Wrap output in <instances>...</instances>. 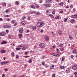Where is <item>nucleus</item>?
Here are the masks:
<instances>
[{"label": "nucleus", "mask_w": 77, "mask_h": 77, "mask_svg": "<svg viewBox=\"0 0 77 77\" xmlns=\"http://www.w3.org/2000/svg\"><path fill=\"white\" fill-rule=\"evenodd\" d=\"M52 55L54 56H55V57H59V56H60V54H53Z\"/></svg>", "instance_id": "obj_1"}, {"label": "nucleus", "mask_w": 77, "mask_h": 77, "mask_svg": "<svg viewBox=\"0 0 77 77\" xmlns=\"http://www.w3.org/2000/svg\"><path fill=\"white\" fill-rule=\"evenodd\" d=\"M77 65H74L72 67V69L73 70H76V69H77Z\"/></svg>", "instance_id": "obj_2"}, {"label": "nucleus", "mask_w": 77, "mask_h": 77, "mask_svg": "<svg viewBox=\"0 0 77 77\" xmlns=\"http://www.w3.org/2000/svg\"><path fill=\"white\" fill-rule=\"evenodd\" d=\"M71 17L72 18H75L77 19V15L75 14L73 15H72Z\"/></svg>", "instance_id": "obj_3"}, {"label": "nucleus", "mask_w": 77, "mask_h": 77, "mask_svg": "<svg viewBox=\"0 0 77 77\" xmlns=\"http://www.w3.org/2000/svg\"><path fill=\"white\" fill-rule=\"evenodd\" d=\"M39 45L41 48H44L45 47V45L44 43H41Z\"/></svg>", "instance_id": "obj_4"}, {"label": "nucleus", "mask_w": 77, "mask_h": 77, "mask_svg": "<svg viewBox=\"0 0 77 77\" xmlns=\"http://www.w3.org/2000/svg\"><path fill=\"white\" fill-rule=\"evenodd\" d=\"M23 28H20L19 29V32L20 33H23Z\"/></svg>", "instance_id": "obj_5"}, {"label": "nucleus", "mask_w": 77, "mask_h": 77, "mask_svg": "<svg viewBox=\"0 0 77 77\" xmlns=\"http://www.w3.org/2000/svg\"><path fill=\"white\" fill-rule=\"evenodd\" d=\"M44 25H45V23H44V22H42L40 23V27H42V26H44Z\"/></svg>", "instance_id": "obj_6"}, {"label": "nucleus", "mask_w": 77, "mask_h": 77, "mask_svg": "<svg viewBox=\"0 0 77 77\" xmlns=\"http://www.w3.org/2000/svg\"><path fill=\"white\" fill-rule=\"evenodd\" d=\"M45 41H48V40H49V38H48V37L47 35H46L45 36Z\"/></svg>", "instance_id": "obj_7"}, {"label": "nucleus", "mask_w": 77, "mask_h": 77, "mask_svg": "<svg viewBox=\"0 0 77 77\" xmlns=\"http://www.w3.org/2000/svg\"><path fill=\"white\" fill-rule=\"evenodd\" d=\"M70 71V69L69 68L67 69L66 71V72L67 73H69Z\"/></svg>", "instance_id": "obj_8"}, {"label": "nucleus", "mask_w": 77, "mask_h": 77, "mask_svg": "<svg viewBox=\"0 0 77 77\" xmlns=\"http://www.w3.org/2000/svg\"><path fill=\"white\" fill-rule=\"evenodd\" d=\"M37 26L38 27H40V22H37Z\"/></svg>", "instance_id": "obj_9"}, {"label": "nucleus", "mask_w": 77, "mask_h": 77, "mask_svg": "<svg viewBox=\"0 0 77 77\" xmlns=\"http://www.w3.org/2000/svg\"><path fill=\"white\" fill-rule=\"evenodd\" d=\"M59 35H62V32L60 30H59Z\"/></svg>", "instance_id": "obj_10"}, {"label": "nucleus", "mask_w": 77, "mask_h": 77, "mask_svg": "<svg viewBox=\"0 0 77 77\" xmlns=\"http://www.w3.org/2000/svg\"><path fill=\"white\" fill-rule=\"evenodd\" d=\"M44 6H46V7H47V8H49V7H50V5L49 4H45Z\"/></svg>", "instance_id": "obj_11"}, {"label": "nucleus", "mask_w": 77, "mask_h": 77, "mask_svg": "<svg viewBox=\"0 0 77 77\" xmlns=\"http://www.w3.org/2000/svg\"><path fill=\"white\" fill-rule=\"evenodd\" d=\"M7 44V42L6 41H3L1 43V44Z\"/></svg>", "instance_id": "obj_12"}, {"label": "nucleus", "mask_w": 77, "mask_h": 77, "mask_svg": "<svg viewBox=\"0 0 77 77\" xmlns=\"http://www.w3.org/2000/svg\"><path fill=\"white\" fill-rule=\"evenodd\" d=\"M21 24L22 25V26H24L25 24H26V22H22L21 23Z\"/></svg>", "instance_id": "obj_13"}, {"label": "nucleus", "mask_w": 77, "mask_h": 77, "mask_svg": "<svg viewBox=\"0 0 77 77\" xmlns=\"http://www.w3.org/2000/svg\"><path fill=\"white\" fill-rule=\"evenodd\" d=\"M54 67V65H52L50 67V69H53Z\"/></svg>", "instance_id": "obj_14"}, {"label": "nucleus", "mask_w": 77, "mask_h": 77, "mask_svg": "<svg viewBox=\"0 0 77 77\" xmlns=\"http://www.w3.org/2000/svg\"><path fill=\"white\" fill-rule=\"evenodd\" d=\"M1 52L2 53H5L6 52V51L5 50H2L1 51Z\"/></svg>", "instance_id": "obj_15"}, {"label": "nucleus", "mask_w": 77, "mask_h": 77, "mask_svg": "<svg viewBox=\"0 0 77 77\" xmlns=\"http://www.w3.org/2000/svg\"><path fill=\"white\" fill-rule=\"evenodd\" d=\"M49 15L51 17V18H54V16H53V15L51 14H49Z\"/></svg>", "instance_id": "obj_16"}, {"label": "nucleus", "mask_w": 77, "mask_h": 77, "mask_svg": "<svg viewBox=\"0 0 77 77\" xmlns=\"http://www.w3.org/2000/svg\"><path fill=\"white\" fill-rule=\"evenodd\" d=\"M73 53L75 54H76L77 53V52L76 51V50L75 49H74V50L73 51Z\"/></svg>", "instance_id": "obj_17"}, {"label": "nucleus", "mask_w": 77, "mask_h": 77, "mask_svg": "<svg viewBox=\"0 0 77 77\" xmlns=\"http://www.w3.org/2000/svg\"><path fill=\"white\" fill-rule=\"evenodd\" d=\"M52 14H53L54 15H55V9H54L53 10Z\"/></svg>", "instance_id": "obj_18"}, {"label": "nucleus", "mask_w": 77, "mask_h": 77, "mask_svg": "<svg viewBox=\"0 0 77 77\" xmlns=\"http://www.w3.org/2000/svg\"><path fill=\"white\" fill-rule=\"evenodd\" d=\"M31 8H32V9H35V6H34L33 5H31Z\"/></svg>", "instance_id": "obj_19"}, {"label": "nucleus", "mask_w": 77, "mask_h": 77, "mask_svg": "<svg viewBox=\"0 0 77 77\" xmlns=\"http://www.w3.org/2000/svg\"><path fill=\"white\" fill-rule=\"evenodd\" d=\"M5 64H6L7 63H9V61H6L4 62Z\"/></svg>", "instance_id": "obj_20"}, {"label": "nucleus", "mask_w": 77, "mask_h": 77, "mask_svg": "<svg viewBox=\"0 0 77 77\" xmlns=\"http://www.w3.org/2000/svg\"><path fill=\"white\" fill-rule=\"evenodd\" d=\"M70 21L72 23H74L75 22L74 19H72Z\"/></svg>", "instance_id": "obj_21"}, {"label": "nucleus", "mask_w": 77, "mask_h": 77, "mask_svg": "<svg viewBox=\"0 0 77 77\" xmlns=\"http://www.w3.org/2000/svg\"><path fill=\"white\" fill-rule=\"evenodd\" d=\"M69 39L70 40H72V39H73V38H72V36H69Z\"/></svg>", "instance_id": "obj_22"}, {"label": "nucleus", "mask_w": 77, "mask_h": 77, "mask_svg": "<svg viewBox=\"0 0 77 77\" xmlns=\"http://www.w3.org/2000/svg\"><path fill=\"white\" fill-rule=\"evenodd\" d=\"M2 5L4 6H6V3L5 2L3 3Z\"/></svg>", "instance_id": "obj_23"}, {"label": "nucleus", "mask_w": 77, "mask_h": 77, "mask_svg": "<svg viewBox=\"0 0 77 77\" xmlns=\"http://www.w3.org/2000/svg\"><path fill=\"white\" fill-rule=\"evenodd\" d=\"M63 2H61L59 4V5H60L61 6H63Z\"/></svg>", "instance_id": "obj_24"}, {"label": "nucleus", "mask_w": 77, "mask_h": 77, "mask_svg": "<svg viewBox=\"0 0 77 77\" xmlns=\"http://www.w3.org/2000/svg\"><path fill=\"white\" fill-rule=\"evenodd\" d=\"M32 29L34 30H36V26H33L32 27Z\"/></svg>", "instance_id": "obj_25"}, {"label": "nucleus", "mask_w": 77, "mask_h": 77, "mask_svg": "<svg viewBox=\"0 0 77 77\" xmlns=\"http://www.w3.org/2000/svg\"><path fill=\"white\" fill-rule=\"evenodd\" d=\"M41 14H40V13L39 12H37L36 14V15H40Z\"/></svg>", "instance_id": "obj_26"}, {"label": "nucleus", "mask_w": 77, "mask_h": 77, "mask_svg": "<svg viewBox=\"0 0 77 77\" xmlns=\"http://www.w3.org/2000/svg\"><path fill=\"white\" fill-rule=\"evenodd\" d=\"M7 26H7V25H4V28H5V29H7Z\"/></svg>", "instance_id": "obj_27"}, {"label": "nucleus", "mask_w": 77, "mask_h": 77, "mask_svg": "<svg viewBox=\"0 0 77 77\" xmlns=\"http://www.w3.org/2000/svg\"><path fill=\"white\" fill-rule=\"evenodd\" d=\"M51 1V0H47V1L46 2V3H50V2Z\"/></svg>", "instance_id": "obj_28"}, {"label": "nucleus", "mask_w": 77, "mask_h": 77, "mask_svg": "<svg viewBox=\"0 0 77 77\" xmlns=\"http://www.w3.org/2000/svg\"><path fill=\"white\" fill-rule=\"evenodd\" d=\"M45 68H48V65L47 64L45 65Z\"/></svg>", "instance_id": "obj_29"}, {"label": "nucleus", "mask_w": 77, "mask_h": 77, "mask_svg": "<svg viewBox=\"0 0 77 77\" xmlns=\"http://www.w3.org/2000/svg\"><path fill=\"white\" fill-rule=\"evenodd\" d=\"M19 47H21L22 48H23V47H24V46H22V45H20Z\"/></svg>", "instance_id": "obj_30"}, {"label": "nucleus", "mask_w": 77, "mask_h": 77, "mask_svg": "<svg viewBox=\"0 0 77 77\" xmlns=\"http://www.w3.org/2000/svg\"><path fill=\"white\" fill-rule=\"evenodd\" d=\"M63 44H61L60 45V47H63Z\"/></svg>", "instance_id": "obj_31"}, {"label": "nucleus", "mask_w": 77, "mask_h": 77, "mask_svg": "<svg viewBox=\"0 0 77 77\" xmlns=\"http://www.w3.org/2000/svg\"><path fill=\"white\" fill-rule=\"evenodd\" d=\"M67 20H68V19H67V18H65L64 19V22H66V21H67Z\"/></svg>", "instance_id": "obj_32"}, {"label": "nucleus", "mask_w": 77, "mask_h": 77, "mask_svg": "<svg viewBox=\"0 0 77 77\" xmlns=\"http://www.w3.org/2000/svg\"><path fill=\"white\" fill-rule=\"evenodd\" d=\"M22 37V34L21 33L19 34V37L20 38Z\"/></svg>", "instance_id": "obj_33"}, {"label": "nucleus", "mask_w": 77, "mask_h": 77, "mask_svg": "<svg viewBox=\"0 0 77 77\" xmlns=\"http://www.w3.org/2000/svg\"><path fill=\"white\" fill-rule=\"evenodd\" d=\"M21 48H16V50H21Z\"/></svg>", "instance_id": "obj_34"}, {"label": "nucleus", "mask_w": 77, "mask_h": 77, "mask_svg": "<svg viewBox=\"0 0 77 77\" xmlns=\"http://www.w3.org/2000/svg\"><path fill=\"white\" fill-rule=\"evenodd\" d=\"M25 46L24 47H23L22 48V50H26V49H25Z\"/></svg>", "instance_id": "obj_35"}, {"label": "nucleus", "mask_w": 77, "mask_h": 77, "mask_svg": "<svg viewBox=\"0 0 77 77\" xmlns=\"http://www.w3.org/2000/svg\"><path fill=\"white\" fill-rule=\"evenodd\" d=\"M60 68H61V69H63V68H65V67H64V66H61Z\"/></svg>", "instance_id": "obj_36"}, {"label": "nucleus", "mask_w": 77, "mask_h": 77, "mask_svg": "<svg viewBox=\"0 0 77 77\" xmlns=\"http://www.w3.org/2000/svg\"><path fill=\"white\" fill-rule=\"evenodd\" d=\"M32 61V60L31 59L29 60V63H31Z\"/></svg>", "instance_id": "obj_37"}, {"label": "nucleus", "mask_w": 77, "mask_h": 77, "mask_svg": "<svg viewBox=\"0 0 77 77\" xmlns=\"http://www.w3.org/2000/svg\"><path fill=\"white\" fill-rule=\"evenodd\" d=\"M16 4L17 5H19V3L17 1L16 2Z\"/></svg>", "instance_id": "obj_38"}, {"label": "nucleus", "mask_w": 77, "mask_h": 77, "mask_svg": "<svg viewBox=\"0 0 77 77\" xmlns=\"http://www.w3.org/2000/svg\"><path fill=\"white\" fill-rule=\"evenodd\" d=\"M55 77V74H52V77Z\"/></svg>", "instance_id": "obj_39"}, {"label": "nucleus", "mask_w": 77, "mask_h": 77, "mask_svg": "<svg viewBox=\"0 0 77 77\" xmlns=\"http://www.w3.org/2000/svg\"><path fill=\"white\" fill-rule=\"evenodd\" d=\"M24 57L25 58H27V57H29L30 56H25Z\"/></svg>", "instance_id": "obj_40"}, {"label": "nucleus", "mask_w": 77, "mask_h": 77, "mask_svg": "<svg viewBox=\"0 0 77 77\" xmlns=\"http://www.w3.org/2000/svg\"><path fill=\"white\" fill-rule=\"evenodd\" d=\"M36 8H39V5H37L36 6Z\"/></svg>", "instance_id": "obj_41"}, {"label": "nucleus", "mask_w": 77, "mask_h": 77, "mask_svg": "<svg viewBox=\"0 0 77 77\" xmlns=\"http://www.w3.org/2000/svg\"><path fill=\"white\" fill-rule=\"evenodd\" d=\"M61 61H62V62L64 61V59L63 57L62 58Z\"/></svg>", "instance_id": "obj_42"}, {"label": "nucleus", "mask_w": 77, "mask_h": 77, "mask_svg": "<svg viewBox=\"0 0 77 77\" xmlns=\"http://www.w3.org/2000/svg\"><path fill=\"white\" fill-rule=\"evenodd\" d=\"M5 12L6 13H8V12H9V10H5Z\"/></svg>", "instance_id": "obj_43"}, {"label": "nucleus", "mask_w": 77, "mask_h": 77, "mask_svg": "<svg viewBox=\"0 0 77 77\" xmlns=\"http://www.w3.org/2000/svg\"><path fill=\"white\" fill-rule=\"evenodd\" d=\"M34 11H31L30 12V14H33L34 13Z\"/></svg>", "instance_id": "obj_44"}, {"label": "nucleus", "mask_w": 77, "mask_h": 77, "mask_svg": "<svg viewBox=\"0 0 77 77\" xmlns=\"http://www.w3.org/2000/svg\"><path fill=\"white\" fill-rule=\"evenodd\" d=\"M5 64V62H2V63H1V65H3Z\"/></svg>", "instance_id": "obj_45"}, {"label": "nucleus", "mask_w": 77, "mask_h": 77, "mask_svg": "<svg viewBox=\"0 0 77 77\" xmlns=\"http://www.w3.org/2000/svg\"><path fill=\"white\" fill-rule=\"evenodd\" d=\"M2 36H5V33H2Z\"/></svg>", "instance_id": "obj_46"}, {"label": "nucleus", "mask_w": 77, "mask_h": 77, "mask_svg": "<svg viewBox=\"0 0 77 77\" xmlns=\"http://www.w3.org/2000/svg\"><path fill=\"white\" fill-rule=\"evenodd\" d=\"M22 18L23 19V20H25V19H26V17H23Z\"/></svg>", "instance_id": "obj_47"}, {"label": "nucleus", "mask_w": 77, "mask_h": 77, "mask_svg": "<svg viewBox=\"0 0 77 77\" xmlns=\"http://www.w3.org/2000/svg\"><path fill=\"white\" fill-rule=\"evenodd\" d=\"M17 23H15V24L14 25V27H15V26H17Z\"/></svg>", "instance_id": "obj_48"}, {"label": "nucleus", "mask_w": 77, "mask_h": 77, "mask_svg": "<svg viewBox=\"0 0 77 77\" xmlns=\"http://www.w3.org/2000/svg\"><path fill=\"white\" fill-rule=\"evenodd\" d=\"M75 37L77 39V33L75 34Z\"/></svg>", "instance_id": "obj_49"}, {"label": "nucleus", "mask_w": 77, "mask_h": 77, "mask_svg": "<svg viewBox=\"0 0 77 77\" xmlns=\"http://www.w3.org/2000/svg\"><path fill=\"white\" fill-rule=\"evenodd\" d=\"M2 77H5V74H3L2 75Z\"/></svg>", "instance_id": "obj_50"}, {"label": "nucleus", "mask_w": 77, "mask_h": 77, "mask_svg": "<svg viewBox=\"0 0 77 77\" xmlns=\"http://www.w3.org/2000/svg\"><path fill=\"white\" fill-rule=\"evenodd\" d=\"M11 21V20H10V19H7V21Z\"/></svg>", "instance_id": "obj_51"}, {"label": "nucleus", "mask_w": 77, "mask_h": 77, "mask_svg": "<svg viewBox=\"0 0 77 77\" xmlns=\"http://www.w3.org/2000/svg\"><path fill=\"white\" fill-rule=\"evenodd\" d=\"M71 58H73L74 57V56L73 55H71L70 56Z\"/></svg>", "instance_id": "obj_52"}, {"label": "nucleus", "mask_w": 77, "mask_h": 77, "mask_svg": "<svg viewBox=\"0 0 77 77\" xmlns=\"http://www.w3.org/2000/svg\"><path fill=\"white\" fill-rule=\"evenodd\" d=\"M5 71H8V69H5Z\"/></svg>", "instance_id": "obj_53"}, {"label": "nucleus", "mask_w": 77, "mask_h": 77, "mask_svg": "<svg viewBox=\"0 0 77 77\" xmlns=\"http://www.w3.org/2000/svg\"><path fill=\"white\" fill-rule=\"evenodd\" d=\"M49 12V11L48 10H46V13L47 14Z\"/></svg>", "instance_id": "obj_54"}, {"label": "nucleus", "mask_w": 77, "mask_h": 77, "mask_svg": "<svg viewBox=\"0 0 77 77\" xmlns=\"http://www.w3.org/2000/svg\"><path fill=\"white\" fill-rule=\"evenodd\" d=\"M63 11H60L59 12V13H60V14H61L62 13H63Z\"/></svg>", "instance_id": "obj_55"}, {"label": "nucleus", "mask_w": 77, "mask_h": 77, "mask_svg": "<svg viewBox=\"0 0 77 77\" xmlns=\"http://www.w3.org/2000/svg\"><path fill=\"white\" fill-rule=\"evenodd\" d=\"M11 22L13 23H15V21L14 20H12Z\"/></svg>", "instance_id": "obj_56"}, {"label": "nucleus", "mask_w": 77, "mask_h": 77, "mask_svg": "<svg viewBox=\"0 0 77 77\" xmlns=\"http://www.w3.org/2000/svg\"><path fill=\"white\" fill-rule=\"evenodd\" d=\"M0 21H3V19L2 18H0Z\"/></svg>", "instance_id": "obj_57"}, {"label": "nucleus", "mask_w": 77, "mask_h": 77, "mask_svg": "<svg viewBox=\"0 0 77 77\" xmlns=\"http://www.w3.org/2000/svg\"><path fill=\"white\" fill-rule=\"evenodd\" d=\"M42 64L43 65H44V64H45V63H44V62H43L42 63Z\"/></svg>", "instance_id": "obj_58"}, {"label": "nucleus", "mask_w": 77, "mask_h": 77, "mask_svg": "<svg viewBox=\"0 0 77 77\" xmlns=\"http://www.w3.org/2000/svg\"><path fill=\"white\" fill-rule=\"evenodd\" d=\"M6 32L7 33H9V30H6Z\"/></svg>", "instance_id": "obj_59"}, {"label": "nucleus", "mask_w": 77, "mask_h": 77, "mask_svg": "<svg viewBox=\"0 0 77 77\" xmlns=\"http://www.w3.org/2000/svg\"><path fill=\"white\" fill-rule=\"evenodd\" d=\"M8 28H11V26H7V29Z\"/></svg>", "instance_id": "obj_60"}, {"label": "nucleus", "mask_w": 77, "mask_h": 77, "mask_svg": "<svg viewBox=\"0 0 77 77\" xmlns=\"http://www.w3.org/2000/svg\"><path fill=\"white\" fill-rule=\"evenodd\" d=\"M11 54L13 56H14V53L13 52L11 53Z\"/></svg>", "instance_id": "obj_61"}, {"label": "nucleus", "mask_w": 77, "mask_h": 77, "mask_svg": "<svg viewBox=\"0 0 77 77\" xmlns=\"http://www.w3.org/2000/svg\"><path fill=\"white\" fill-rule=\"evenodd\" d=\"M73 6H72V4H71L70 5V8H72Z\"/></svg>", "instance_id": "obj_62"}, {"label": "nucleus", "mask_w": 77, "mask_h": 77, "mask_svg": "<svg viewBox=\"0 0 77 77\" xmlns=\"http://www.w3.org/2000/svg\"><path fill=\"white\" fill-rule=\"evenodd\" d=\"M74 74L75 75H77V72H75L74 73Z\"/></svg>", "instance_id": "obj_63"}, {"label": "nucleus", "mask_w": 77, "mask_h": 77, "mask_svg": "<svg viewBox=\"0 0 77 77\" xmlns=\"http://www.w3.org/2000/svg\"><path fill=\"white\" fill-rule=\"evenodd\" d=\"M16 58H18V55H16Z\"/></svg>", "instance_id": "obj_64"}]
</instances>
